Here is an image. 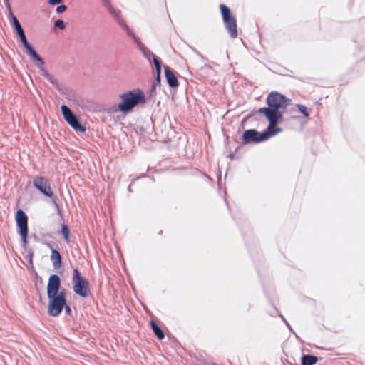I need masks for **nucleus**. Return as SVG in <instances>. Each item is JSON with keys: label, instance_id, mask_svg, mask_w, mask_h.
I'll list each match as a JSON object with an SVG mask.
<instances>
[{"label": "nucleus", "instance_id": "f257e3e1", "mask_svg": "<svg viewBox=\"0 0 365 365\" xmlns=\"http://www.w3.org/2000/svg\"><path fill=\"white\" fill-rule=\"evenodd\" d=\"M290 103V99L278 92H271L267 98L268 107L258 109L257 113L265 115L270 126H275L282 119L281 108H285Z\"/></svg>", "mask_w": 365, "mask_h": 365}, {"label": "nucleus", "instance_id": "f03ea898", "mask_svg": "<svg viewBox=\"0 0 365 365\" xmlns=\"http://www.w3.org/2000/svg\"><path fill=\"white\" fill-rule=\"evenodd\" d=\"M121 103L118 104V109L121 112H128L134 107L145 102L143 92L140 89H134L120 95Z\"/></svg>", "mask_w": 365, "mask_h": 365}, {"label": "nucleus", "instance_id": "7ed1b4c3", "mask_svg": "<svg viewBox=\"0 0 365 365\" xmlns=\"http://www.w3.org/2000/svg\"><path fill=\"white\" fill-rule=\"evenodd\" d=\"M281 131V128H273L270 125L262 133L255 129H249L244 132L242 135V141L245 144L259 143L268 140L271 136Z\"/></svg>", "mask_w": 365, "mask_h": 365}, {"label": "nucleus", "instance_id": "20e7f679", "mask_svg": "<svg viewBox=\"0 0 365 365\" xmlns=\"http://www.w3.org/2000/svg\"><path fill=\"white\" fill-rule=\"evenodd\" d=\"M16 226L21 237V245L24 251H27L28 217L21 210H18L16 214Z\"/></svg>", "mask_w": 365, "mask_h": 365}, {"label": "nucleus", "instance_id": "39448f33", "mask_svg": "<svg viewBox=\"0 0 365 365\" xmlns=\"http://www.w3.org/2000/svg\"><path fill=\"white\" fill-rule=\"evenodd\" d=\"M49 299L48 314L51 317L58 316L66 305V290L60 291L58 294L48 296Z\"/></svg>", "mask_w": 365, "mask_h": 365}, {"label": "nucleus", "instance_id": "423d86ee", "mask_svg": "<svg viewBox=\"0 0 365 365\" xmlns=\"http://www.w3.org/2000/svg\"><path fill=\"white\" fill-rule=\"evenodd\" d=\"M220 8L226 30L230 38H237V29L236 18L231 14L230 9L225 4H220Z\"/></svg>", "mask_w": 365, "mask_h": 365}, {"label": "nucleus", "instance_id": "0eeeda50", "mask_svg": "<svg viewBox=\"0 0 365 365\" xmlns=\"http://www.w3.org/2000/svg\"><path fill=\"white\" fill-rule=\"evenodd\" d=\"M73 289L74 292L81 297H86L88 295V282L81 275L78 269H73L72 277Z\"/></svg>", "mask_w": 365, "mask_h": 365}, {"label": "nucleus", "instance_id": "6e6552de", "mask_svg": "<svg viewBox=\"0 0 365 365\" xmlns=\"http://www.w3.org/2000/svg\"><path fill=\"white\" fill-rule=\"evenodd\" d=\"M61 110L64 119L71 127L77 131H86V128L81 124L77 116L73 113L71 110L67 106L62 105L61 106Z\"/></svg>", "mask_w": 365, "mask_h": 365}, {"label": "nucleus", "instance_id": "1a4fd4ad", "mask_svg": "<svg viewBox=\"0 0 365 365\" xmlns=\"http://www.w3.org/2000/svg\"><path fill=\"white\" fill-rule=\"evenodd\" d=\"M33 185L41 193L48 197H53V193L49 180L46 177L37 175L34 178Z\"/></svg>", "mask_w": 365, "mask_h": 365}, {"label": "nucleus", "instance_id": "9d476101", "mask_svg": "<svg viewBox=\"0 0 365 365\" xmlns=\"http://www.w3.org/2000/svg\"><path fill=\"white\" fill-rule=\"evenodd\" d=\"M61 279L57 274H52L49 277L47 284V295L53 296L60 292Z\"/></svg>", "mask_w": 365, "mask_h": 365}, {"label": "nucleus", "instance_id": "9b49d317", "mask_svg": "<svg viewBox=\"0 0 365 365\" xmlns=\"http://www.w3.org/2000/svg\"><path fill=\"white\" fill-rule=\"evenodd\" d=\"M135 43L138 45L139 49L143 53L145 58H146L148 61L150 63L152 61L154 63L155 58H158L145 45H144L140 39L135 36V34L132 32V34H129Z\"/></svg>", "mask_w": 365, "mask_h": 365}, {"label": "nucleus", "instance_id": "f8f14e48", "mask_svg": "<svg viewBox=\"0 0 365 365\" xmlns=\"http://www.w3.org/2000/svg\"><path fill=\"white\" fill-rule=\"evenodd\" d=\"M108 11L115 19L118 24L126 31L128 35L132 34L133 31L129 28L125 21L120 17V10H116L112 6H109Z\"/></svg>", "mask_w": 365, "mask_h": 365}, {"label": "nucleus", "instance_id": "ddd939ff", "mask_svg": "<svg viewBox=\"0 0 365 365\" xmlns=\"http://www.w3.org/2000/svg\"><path fill=\"white\" fill-rule=\"evenodd\" d=\"M164 71L168 84L171 88L177 87L178 86V81L173 71L168 66H165Z\"/></svg>", "mask_w": 365, "mask_h": 365}, {"label": "nucleus", "instance_id": "4468645a", "mask_svg": "<svg viewBox=\"0 0 365 365\" xmlns=\"http://www.w3.org/2000/svg\"><path fill=\"white\" fill-rule=\"evenodd\" d=\"M51 260L54 268L57 269L61 266V256L60 252L56 250H52L51 255Z\"/></svg>", "mask_w": 365, "mask_h": 365}, {"label": "nucleus", "instance_id": "2eb2a0df", "mask_svg": "<svg viewBox=\"0 0 365 365\" xmlns=\"http://www.w3.org/2000/svg\"><path fill=\"white\" fill-rule=\"evenodd\" d=\"M154 66L156 71V76L153 86H160L161 62L159 58L154 59Z\"/></svg>", "mask_w": 365, "mask_h": 365}, {"label": "nucleus", "instance_id": "dca6fc26", "mask_svg": "<svg viewBox=\"0 0 365 365\" xmlns=\"http://www.w3.org/2000/svg\"><path fill=\"white\" fill-rule=\"evenodd\" d=\"M150 326L156 337L160 340L163 339L165 337V334L162 329L155 322V321H150Z\"/></svg>", "mask_w": 365, "mask_h": 365}, {"label": "nucleus", "instance_id": "f3484780", "mask_svg": "<svg viewBox=\"0 0 365 365\" xmlns=\"http://www.w3.org/2000/svg\"><path fill=\"white\" fill-rule=\"evenodd\" d=\"M318 361L317 356L309 354L303 355L302 357V365H314Z\"/></svg>", "mask_w": 365, "mask_h": 365}, {"label": "nucleus", "instance_id": "a211bd4d", "mask_svg": "<svg viewBox=\"0 0 365 365\" xmlns=\"http://www.w3.org/2000/svg\"><path fill=\"white\" fill-rule=\"evenodd\" d=\"M23 255H24V257L26 259L28 260L29 264L33 267V256L34 252L31 250L27 249V251H24L23 252Z\"/></svg>", "mask_w": 365, "mask_h": 365}, {"label": "nucleus", "instance_id": "6ab92c4d", "mask_svg": "<svg viewBox=\"0 0 365 365\" xmlns=\"http://www.w3.org/2000/svg\"><path fill=\"white\" fill-rule=\"evenodd\" d=\"M61 232L63 234V238L66 242L69 241V228L68 227L63 224L61 226Z\"/></svg>", "mask_w": 365, "mask_h": 365}, {"label": "nucleus", "instance_id": "aec40b11", "mask_svg": "<svg viewBox=\"0 0 365 365\" xmlns=\"http://www.w3.org/2000/svg\"><path fill=\"white\" fill-rule=\"evenodd\" d=\"M7 6H8V8L9 9L10 16H11V23L12 26L14 28V27L19 26L21 24L19 23L18 19L11 12V8H10V6H9V3H7Z\"/></svg>", "mask_w": 365, "mask_h": 365}, {"label": "nucleus", "instance_id": "412c9836", "mask_svg": "<svg viewBox=\"0 0 365 365\" xmlns=\"http://www.w3.org/2000/svg\"><path fill=\"white\" fill-rule=\"evenodd\" d=\"M297 106L299 112L302 113L304 115V116L308 117L309 115V113L307 110V108L305 106L301 105V104H297Z\"/></svg>", "mask_w": 365, "mask_h": 365}, {"label": "nucleus", "instance_id": "4be33fe9", "mask_svg": "<svg viewBox=\"0 0 365 365\" xmlns=\"http://www.w3.org/2000/svg\"><path fill=\"white\" fill-rule=\"evenodd\" d=\"M19 37L25 48L30 45V43L27 41L25 33L19 35Z\"/></svg>", "mask_w": 365, "mask_h": 365}, {"label": "nucleus", "instance_id": "5701e85b", "mask_svg": "<svg viewBox=\"0 0 365 365\" xmlns=\"http://www.w3.org/2000/svg\"><path fill=\"white\" fill-rule=\"evenodd\" d=\"M36 66L40 70L42 76L45 78H47L50 77L51 74L46 70V68L43 66H40L39 65H36Z\"/></svg>", "mask_w": 365, "mask_h": 365}, {"label": "nucleus", "instance_id": "b1692460", "mask_svg": "<svg viewBox=\"0 0 365 365\" xmlns=\"http://www.w3.org/2000/svg\"><path fill=\"white\" fill-rule=\"evenodd\" d=\"M25 48L27 51V54L30 56L31 58H32V57L37 53L36 51L34 49V48L31 46V44Z\"/></svg>", "mask_w": 365, "mask_h": 365}, {"label": "nucleus", "instance_id": "393cba45", "mask_svg": "<svg viewBox=\"0 0 365 365\" xmlns=\"http://www.w3.org/2000/svg\"><path fill=\"white\" fill-rule=\"evenodd\" d=\"M32 59L34 61H36L38 62L36 63V65H39L40 66H43V64H44V61H43V58L38 53H36L34 56H33Z\"/></svg>", "mask_w": 365, "mask_h": 365}, {"label": "nucleus", "instance_id": "a878e982", "mask_svg": "<svg viewBox=\"0 0 365 365\" xmlns=\"http://www.w3.org/2000/svg\"><path fill=\"white\" fill-rule=\"evenodd\" d=\"M54 26H55V27L58 28L61 30H63L65 28V24H64L63 21L61 19H58V20L55 21Z\"/></svg>", "mask_w": 365, "mask_h": 365}, {"label": "nucleus", "instance_id": "bb28decb", "mask_svg": "<svg viewBox=\"0 0 365 365\" xmlns=\"http://www.w3.org/2000/svg\"><path fill=\"white\" fill-rule=\"evenodd\" d=\"M67 9V6L66 5H60L56 7V12L58 13V14H61V13H63Z\"/></svg>", "mask_w": 365, "mask_h": 365}, {"label": "nucleus", "instance_id": "cd10ccee", "mask_svg": "<svg viewBox=\"0 0 365 365\" xmlns=\"http://www.w3.org/2000/svg\"><path fill=\"white\" fill-rule=\"evenodd\" d=\"M16 31V34L19 36L23 33H24V31L21 26V24L14 28Z\"/></svg>", "mask_w": 365, "mask_h": 365}, {"label": "nucleus", "instance_id": "c85d7f7f", "mask_svg": "<svg viewBox=\"0 0 365 365\" xmlns=\"http://www.w3.org/2000/svg\"><path fill=\"white\" fill-rule=\"evenodd\" d=\"M48 81H50L53 86H55L56 88L58 87V81L57 80L54 79L51 75H50V77L49 78H46Z\"/></svg>", "mask_w": 365, "mask_h": 365}, {"label": "nucleus", "instance_id": "c756f323", "mask_svg": "<svg viewBox=\"0 0 365 365\" xmlns=\"http://www.w3.org/2000/svg\"><path fill=\"white\" fill-rule=\"evenodd\" d=\"M48 81H50L53 86H55L56 88L58 87V81L57 80L54 79L51 75H50V77L49 78H46Z\"/></svg>", "mask_w": 365, "mask_h": 365}, {"label": "nucleus", "instance_id": "7c9ffc66", "mask_svg": "<svg viewBox=\"0 0 365 365\" xmlns=\"http://www.w3.org/2000/svg\"><path fill=\"white\" fill-rule=\"evenodd\" d=\"M65 309V312L67 315H71V307L66 303V305L63 307Z\"/></svg>", "mask_w": 365, "mask_h": 365}, {"label": "nucleus", "instance_id": "2f4dec72", "mask_svg": "<svg viewBox=\"0 0 365 365\" xmlns=\"http://www.w3.org/2000/svg\"><path fill=\"white\" fill-rule=\"evenodd\" d=\"M62 0H48V4L51 5H56L61 4Z\"/></svg>", "mask_w": 365, "mask_h": 365}, {"label": "nucleus", "instance_id": "473e14b6", "mask_svg": "<svg viewBox=\"0 0 365 365\" xmlns=\"http://www.w3.org/2000/svg\"><path fill=\"white\" fill-rule=\"evenodd\" d=\"M104 1V5L107 8V9L108 10V7L109 6H112L110 4V3L108 1V0H103Z\"/></svg>", "mask_w": 365, "mask_h": 365}, {"label": "nucleus", "instance_id": "72a5a7b5", "mask_svg": "<svg viewBox=\"0 0 365 365\" xmlns=\"http://www.w3.org/2000/svg\"><path fill=\"white\" fill-rule=\"evenodd\" d=\"M280 317H282V320L286 323V324L287 325L289 329H291V327H290L289 324H288V322L285 320V319L283 317V316L280 315Z\"/></svg>", "mask_w": 365, "mask_h": 365}, {"label": "nucleus", "instance_id": "f704fd0d", "mask_svg": "<svg viewBox=\"0 0 365 365\" xmlns=\"http://www.w3.org/2000/svg\"><path fill=\"white\" fill-rule=\"evenodd\" d=\"M53 203H54L55 206L56 207V208H57V210H58V212H61V210H60V208H59V207H58V205L55 201H53Z\"/></svg>", "mask_w": 365, "mask_h": 365}, {"label": "nucleus", "instance_id": "c9c22d12", "mask_svg": "<svg viewBox=\"0 0 365 365\" xmlns=\"http://www.w3.org/2000/svg\"><path fill=\"white\" fill-rule=\"evenodd\" d=\"M128 191H129V192H131V187H130V185L128 187Z\"/></svg>", "mask_w": 365, "mask_h": 365}]
</instances>
